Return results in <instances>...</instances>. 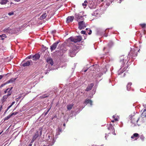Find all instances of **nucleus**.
Instances as JSON below:
<instances>
[{"mask_svg": "<svg viewBox=\"0 0 146 146\" xmlns=\"http://www.w3.org/2000/svg\"><path fill=\"white\" fill-rule=\"evenodd\" d=\"M86 29V30H87L88 29H87H87Z\"/></svg>", "mask_w": 146, "mask_h": 146, "instance_id": "nucleus-63", "label": "nucleus"}, {"mask_svg": "<svg viewBox=\"0 0 146 146\" xmlns=\"http://www.w3.org/2000/svg\"><path fill=\"white\" fill-rule=\"evenodd\" d=\"M15 1L19 2L21 0H14Z\"/></svg>", "mask_w": 146, "mask_h": 146, "instance_id": "nucleus-48", "label": "nucleus"}, {"mask_svg": "<svg viewBox=\"0 0 146 146\" xmlns=\"http://www.w3.org/2000/svg\"><path fill=\"white\" fill-rule=\"evenodd\" d=\"M16 78H11L10 80L7 81V83L8 84L10 83H12L13 82H14L16 79Z\"/></svg>", "mask_w": 146, "mask_h": 146, "instance_id": "nucleus-17", "label": "nucleus"}, {"mask_svg": "<svg viewBox=\"0 0 146 146\" xmlns=\"http://www.w3.org/2000/svg\"><path fill=\"white\" fill-rule=\"evenodd\" d=\"M35 139H33H33H32V140L31 141V143H33V142L35 141Z\"/></svg>", "mask_w": 146, "mask_h": 146, "instance_id": "nucleus-40", "label": "nucleus"}, {"mask_svg": "<svg viewBox=\"0 0 146 146\" xmlns=\"http://www.w3.org/2000/svg\"><path fill=\"white\" fill-rule=\"evenodd\" d=\"M51 108H50L45 113H44V116L46 115L48 113V112L49 111Z\"/></svg>", "mask_w": 146, "mask_h": 146, "instance_id": "nucleus-31", "label": "nucleus"}, {"mask_svg": "<svg viewBox=\"0 0 146 146\" xmlns=\"http://www.w3.org/2000/svg\"><path fill=\"white\" fill-rule=\"evenodd\" d=\"M50 136L49 135H48V138H49L50 139Z\"/></svg>", "mask_w": 146, "mask_h": 146, "instance_id": "nucleus-52", "label": "nucleus"}, {"mask_svg": "<svg viewBox=\"0 0 146 146\" xmlns=\"http://www.w3.org/2000/svg\"><path fill=\"white\" fill-rule=\"evenodd\" d=\"M3 131H2L1 132V133H0V135L1 134V133H2Z\"/></svg>", "mask_w": 146, "mask_h": 146, "instance_id": "nucleus-57", "label": "nucleus"}, {"mask_svg": "<svg viewBox=\"0 0 146 146\" xmlns=\"http://www.w3.org/2000/svg\"><path fill=\"white\" fill-rule=\"evenodd\" d=\"M139 50H138L137 48H133L130 50V52L128 56L129 58L131 57V58L135 59L136 56H137V52L139 51Z\"/></svg>", "mask_w": 146, "mask_h": 146, "instance_id": "nucleus-3", "label": "nucleus"}, {"mask_svg": "<svg viewBox=\"0 0 146 146\" xmlns=\"http://www.w3.org/2000/svg\"><path fill=\"white\" fill-rule=\"evenodd\" d=\"M7 98H8L7 97V96H6V95L4 96L2 99H1L2 103H3L5 101L6 99H7Z\"/></svg>", "mask_w": 146, "mask_h": 146, "instance_id": "nucleus-18", "label": "nucleus"}, {"mask_svg": "<svg viewBox=\"0 0 146 146\" xmlns=\"http://www.w3.org/2000/svg\"><path fill=\"white\" fill-rule=\"evenodd\" d=\"M94 86V84L93 83H91L90 85H88L85 90L86 91H88L92 89V87Z\"/></svg>", "mask_w": 146, "mask_h": 146, "instance_id": "nucleus-11", "label": "nucleus"}, {"mask_svg": "<svg viewBox=\"0 0 146 146\" xmlns=\"http://www.w3.org/2000/svg\"><path fill=\"white\" fill-rule=\"evenodd\" d=\"M74 106L73 104H70L67 106V109L68 110H70Z\"/></svg>", "mask_w": 146, "mask_h": 146, "instance_id": "nucleus-21", "label": "nucleus"}, {"mask_svg": "<svg viewBox=\"0 0 146 146\" xmlns=\"http://www.w3.org/2000/svg\"><path fill=\"white\" fill-rule=\"evenodd\" d=\"M140 117L138 114H135L131 117V123L133 126L134 127L137 125H139L138 123Z\"/></svg>", "mask_w": 146, "mask_h": 146, "instance_id": "nucleus-1", "label": "nucleus"}, {"mask_svg": "<svg viewBox=\"0 0 146 146\" xmlns=\"http://www.w3.org/2000/svg\"><path fill=\"white\" fill-rule=\"evenodd\" d=\"M40 134L41 135V134H42V131H40Z\"/></svg>", "mask_w": 146, "mask_h": 146, "instance_id": "nucleus-59", "label": "nucleus"}, {"mask_svg": "<svg viewBox=\"0 0 146 146\" xmlns=\"http://www.w3.org/2000/svg\"><path fill=\"white\" fill-rule=\"evenodd\" d=\"M20 98V97H19V98H19H19Z\"/></svg>", "mask_w": 146, "mask_h": 146, "instance_id": "nucleus-61", "label": "nucleus"}, {"mask_svg": "<svg viewBox=\"0 0 146 146\" xmlns=\"http://www.w3.org/2000/svg\"><path fill=\"white\" fill-rule=\"evenodd\" d=\"M74 18L73 16H68L66 19V22L67 23L71 22Z\"/></svg>", "mask_w": 146, "mask_h": 146, "instance_id": "nucleus-9", "label": "nucleus"}, {"mask_svg": "<svg viewBox=\"0 0 146 146\" xmlns=\"http://www.w3.org/2000/svg\"><path fill=\"white\" fill-rule=\"evenodd\" d=\"M92 31L91 30H90L89 32L88 33L89 35H90L92 33Z\"/></svg>", "mask_w": 146, "mask_h": 146, "instance_id": "nucleus-41", "label": "nucleus"}, {"mask_svg": "<svg viewBox=\"0 0 146 146\" xmlns=\"http://www.w3.org/2000/svg\"><path fill=\"white\" fill-rule=\"evenodd\" d=\"M47 16V15L46 13H44L40 17V19H42L45 18Z\"/></svg>", "mask_w": 146, "mask_h": 146, "instance_id": "nucleus-20", "label": "nucleus"}, {"mask_svg": "<svg viewBox=\"0 0 146 146\" xmlns=\"http://www.w3.org/2000/svg\"><path fill=\"white\" fill-rule=\"evenodd\" d=\"M32 62V61L31 60L28 61L26 62L23 63L22 64V66L24 67L29 66L30 65L31 62Z\"/></svg>", "mask_w": 146, "mask_h": 146, "instance_id": "nucleus-14", "label": "nucleus"}, {"mask_svg": "<svg viewBox=\"0 0 146 146\" xmlns=\"http://www.w3.org/2000/svg\"><path fill=\"white\" fill-rule=\"evenodd\" d=\"M139 25L143 29H144L146 27V24L145 23L140 24Z\"/></svg>", "mask_w": 146, "mask_h": 146, "instance_id": "nucleus-24", "label": "nucleus"}, {"mask_svg": "<svg viewBox=\"0 0 146 146\" xmlns=\"http://www.w3.org/2000/svg\"><path fill=\"white\" fill-rule=\"evenodd\" d=\"M65 123L63 124V125H64V126H65Z\"/></svg>", "mask_w": 146, "mask_h": 146, "instance_id": "nucleus-58", "label": "nucleus"}, {"mask_svg": "<svg viewBox=\"0 0 146 146\" xmlns=\"http://www.w3.org/2000/svg\"><path fill=\"white\" fill-rule=\"evenodd\" d=\"M13 88V87H12L10 89H9V91L10 92V91Z\"/></svg>", "mask_w": 146, "mask_h": 146, "instance_id": "nucleus-46", "label": "nucleus"}, {"mask_svg": "<svg viewBox=\"0 0 146 146\" xmlns=\"http://www.w3.org/2000/svg\"><path fill=\"white\" fill-rule=\"evenodd\" d=\"M138 136H139V134L137 133H136L133 134V135L131 136V138L132 139H133L134 137H137Z\"/></svg>", "mask_w": 146, "mask_h": 146, "instance_id": "nucleus-23", "label": "nucleus"}, {"mask_svg": "<svg viewBox=\"0 0 146 146\" xmlns=\"http://www.w3.org/2000/svg\"><path fill=\"white\" fill-rule=\"evenodd\" d=\"M108 129V130H110V132H109L108 134H106L105 136L106 139L107 140L110 139L111 138V133L115 135V134L114 128L111 124H109Z\"/></svg>", "mask_w": 146, "mask_h": 146, "instance_id": "nucleus-2", "label": "nucleus"}, {"mask_svg": "<svg viewBox=\"0 0 146 146\" xmlns=\"http://www.w3.org/2000/svg\"><path fill=\"white\" fill-rule=\"evenodd\" d=\"M7 91L6 90L5 91H4V93L6 94L7 93Z\"/></svg>", "mask_w": 146, "mask_h": 146, "instance_id": "nucleus-49", "label": "nucleus"}, {"mask_svg": "<svg viewBox=\"0 0 146 146\" xmlns=\"http://www.w3.org/2000/svg\"><path fill=\"white\" fill-rule=\"evenodd\" d=\"M48 96H46V95H44L42 96V98H45L48 97Z\"/></svg>", "mask_w": 146, "mask_h": 146, "instance_id": "nucleus-36", "label": "nucleus"}, {"mask_svg": "<svg viewBox=\"0 0 146 146\" xmlns=\"http://www.w3.org/2000/svg\"><path fill=\"white\" fill-rule=\"evenodd\" d=\"M5 36H6L5 35L3 34L2 35H0V37L2 38L3 36L5 37Z\"/></svg>", "mask_w": 146, "mask_h": 146, "instance_id": "nucleus-38", "label": "nucleus"}, {"mask_svg": "<svg viewBox=\"0 0 146 146\" xmlns=\"http://www.w3.org/2000/svg\"><path fill=\"white\" fill-rule=\"evenodd\" d=\"M86 71H87V70H85L84 71V72H86Z\"/></svg>", "mask_w": 146, "mask_h": 146, "instance_id": "nucleus-62", "label": "nucleus"}, {"mask_svg": "<svg viewBox=\"0 0 146 146\" xmlns=\"http://www.w3.org/2000/svg\"><path fill=\"white\" fill-rule=\"evenodd\" d=\"M58 131L59 132H60L61 131V129H58Z\"/></svg>", "mask_w": 146, "mask_h": 146, "instance_id": "nucleus-47", "label": "nucleus"}, {"mask_svg": "<svg viewBox=\"0 0 146 146\" xmlns=\"http://www.w3.org/2000/svg\"><path fill=\"white\" fill-rule=\"evenodd\" d=\"M8 83H7V82H6V83H5L4 84H2L1 86V87H3V86H5V85L6 84H8Z\"/></svg>", "mask_w": 146, "mask_h": 146, "instance_id": "nucleus-37", "label": "nucleus"}, {"mask_svg": "<svg viewBox=\"0 0 146 146\" xmlns=\"http://www.w3.org/2000/svg\"><path fill=\"white\" fill-rule=\"evenodd\" d=\"M31 56H29L28 57V58L29 59H31Z\"/></svg>", "mask_w": 146, "mask_h": 146, "instance_id": "nucleus-43", "label": "nucleus"}, {"mask_svg": "<svg viewBox=\"0 0 146 146\" xmlns=\"http://www.w3.org/2000/svg\"><path fill=\"white\" fill-rule=\"evenodd\" d=\"M38 131H37L33 136V138L36 140V139L38 137Z\"/></svg>", "mask_w": 146, "mask_h": 146, "instance_id": "nucleus-22", "label": "nucleus"}, {"mask_svg": "<svg viewBox=\"0 0 146 146\" xmlns=\"http://www.w3.org/2000/svg\"><path fill=\"white\" fill-rule=\"evenodd\" d=\"M81 33L82 34H86V32L84 31H81Z\"/></svg>", "mask_w": 146, "mask_h": 146, "instance_id": "nucleus-39", "label": "nucleus"}, {"mask_svg": "<svg viewBox=\"0 0 146 146\" xmlns=\"http://www.w3.org/2000/svg\"><path fill=\"white\" fill-rule=\"evenodd\" d=\"M69 39L72 42H73L75 43L80 42L82 40V38L81 36H76L75 37H71Z\"/></svg>", "mask_w": 146, "mask_h": 146, "instance_id": "nucleus-4", "label": "nucleus"}, {"mask_svg": "<svg viewBox=\"0 0 146 146\" xmlns=\"http://www.w3.org/2000/svg\"><path fill=\"white\" fill-rule=\"evenodd\" d=\"M15 103V102H12V103L11 105V106H12Z\"/></svg>", "mask_w": 146, "mask_h": 146, "instance_id": "nucleus-42", "label": "nucleus"}, {"mask_svg": "<svg viewBox=\"0 0 146 146\" xmlns=\"http://www.w3.org/2000/svg\"><path fill=\"white\" fill-rule=\"evenodd\" d=\"M46 62L48 63L51 64V66L53 64V60L50 58H48L46 59Z\"/></svg>", "mask_w": 146, "mask_h": 146, "instance_id": "nucleus-13", "label": "nucleus"}, {"mask_svg": "<svg viewBox=\"0 0 146 146\" xmlns=\"http://www.w3.org/2000/svg\"><path fill=\"white\" fill-rule=\"evenodd\" d=\"M32 144H31H31H29L28 145V146H32Z\"/></svg>", "mask_w": 146, "mask_h": 146, "instance_id": "nucleus-51", "label": "nucleus"}, {"mask_svg": "<svg viewBox=\"0 0 146 146\" xmlns=\"http://www.w3.org/2000/svg\"><path fill=\"white\" fill-rule=\"evenodd\" d=\"M59 42V40L57 41L51 46L50 49L51 52H52L56 49Z\"/></svg>", "mask_w": 146, "mask_h": 146, "instance_id": "nucleus-8", "label": "nucleus"}, {"mask_svg": "<svg viewBox=\"0 0 146 146\" xmlns=\"http://www.w3.org/2000/svg\"><path fill=\"white\" fill-rule=\"evenodd\" d=\"M87 3V1L86 0L84 1V3H83L82 4V5L83 6H86L87 5L86 3Z\"/></svg>", "mask_w": 146, "mask_h": 146, "instance_id": "nucleus-27", "label": "nucleus"}, {"mask_svg": "<svg viewBox=\"0 0 146 146\" xmlns=\"http://www.w3.org/2000/svg\"><path fill=\"white\" fill-rule=\"evenodd\" d=\"M114 120L115 121H118V119L117 118H114Z\"/></svg>", "mask_w": 146, "mask_h": 146, "instance_id": "nucleus-44", "label": "nucleus"}, {"mask_svg": "<svg viewBox=\"0 0 146 146\" xmlns=\"http://www.w3.org/2000/svg\"><path fill=\"white\" fill-rule=\"evenodd\" d=\"M104 36H105V37H107V35H104Z\"/></svg>", "mask_w": 146, "mask_h": 146, "instance_id": "nucleus-55", "label": "nucleus"}, {"mask_svg": "<svg viewBox=\"0 0 146 146\" xmlns=\"http://www.w3.org/2000/svg\"><path fill=\"white\" fill-rule=\"evenodd\" d=\"M95 146H97L96 145ZM100 146H103V145H101Z\"/></svg>", "mask_w": 146, "mask_h": 146, "instance_id": "nucleus-60", "label": "nucleus"}, {"mask_svg": "<svg viewBox=\"0 0 146 146\" xmlns=\"http://www.w3.org/2000/svg\"><path fill=\"white\" fill-rule=\"evenodd\" d=\"M83 16L79 14H76L75 15V17L77 21H79L81 18H82Z\"/></svg>", "mask_w": 146, "mask_h": 146, "instance_id": "nucleus-12", "label": "nucleus"}, {"mask_svg": "<svg viewBox=\"0 0 146 146\" xmlns=\"http://www.w3.org/2000/svg\"><path fill=\"white\" fill-rule=\"evenodd\" d=\"M97 77L100 78L102 76V74H97Z\"/></svg>", "mask_w": 146, "mask_h": 146, "instance_id": "nucleus-34", "label": "nucleus"}, {"mask_svg": "<svg viewBox=\"0 0 146 146\" xmlns=\"http://www.w3.org/2000/svg\"><path fill=\"white\" fill-rule=\"evenodd\" d=\"M9 88H7V89L6 90H7V92H8V90H9Z\"/></svg>", "mask_w": 146, "mask_h": 146, "instance_id": "nucleus-54", "label": "nucleus"}, {"mask_svg": "<svg viewBox=\"0 0 146 146\" xmlns=\"http://www.w3.org/2000/svg\"><path fill=\"white\" fill-rule=\"evenodd\" d=\"M78 25L79 29L81 30L85 28L87 25V24L84 21H82L78 22Z\"/></svg>", "mask_w": 146, "mask_h": 146, "instance_id": "nucleus-6", "label": "nucleus"}, {"mask_svg": "<svg viewBox=\"0 0 146 146\" xmlns=\"http://www.w3.org/2000/svg\"><path fill=\"white\" fill-rule=\"evenodd\" d=\"M140 139L142 141H143L145 139V137L143 135H141L140 136Z\"/></svg>", "mask_w": 146, "mask_h": 146, "instance_id": "nucleus-28", "label": "nucleus"}, {"mask_svg": "<svg viewBox=\"0 0 146 146\" xmlns=\"http://www.w3.org/2000/svg\"><path fill=\"white\" fill-rule=\"evenodd\" d=\"M130 58L129 56H127V55H122L120 57V61L123 64H124L127 61H128Z\"/></svg>", "mask_w": 146, "mask_h": 146, "instance_id": "nucleus-5", "label": "nucleus"}, {"mask_svg": "<svg viewBox=\"0 0 146 146\" xmlns=\"http://www.w3.org/2000/svg\"><path fill=\"white\" fill-rule=\"evenodd\" d=\"M92 101L89 99H86L84 102L85 104H90L91 105H92Z\"/></svg>", "mask_w": 146, "mask_h": 146, "instance_id": "nucleus-15", "label": "nucleus"}, {"mask_svg": "<svg viewBox=\"0 0 146 146\" xmlns=\"http://www.w3.org/2000/svg\"><path fill=\"white\" fill-rule=\"evenodd\" d=\"M9 15L11 16L14 15V12L13 11L9 12L8 13Z\"/></svg>", "mask_w": 146, "mask_h": 146, "instance_id": "nucleus-33", "label": "nucleus"}, {"mask_svg": "<svg viewBox=\"0 0 146 146\" xmlns=\"http://www.w3.org/2000/svg\"><path fill=\"white\" fill-rule=\"evenodd\" d=\"M11 116V115H10L7 116L6 117L5 120H8L9 118H10Z\"/></svg>", "mask_w": 146, "mask_h": 146, "instance_id": "nucleus-30", "label": "nucleus"}, {"mask_svg": "<svg viewBox=\"0 0 146 146\" xmlns=\"http://www.w3.org/2000/svg\"><path fill=\"white\" fill-rule=\"evenodd\" d=\"M32 57L33 60L36 61L39 58L40 56L39 54H36L34 55Z\"/></svg>", "mask_w": 146, "mask_h": 146, "instance_id": "nucleus-10", "label": "nucleus"}, {"mask_svg": "<svg viewBox=\"0 0 146 146\" xmlns=\"http://www.w3.org/2000/svg\"><path fill=\"white\" fill-rule=\"evenodd\" d=\"M73 48H74V49H73L72 50H70V53H74V52L76 51V50L75 49V48H76V46H73Z\"/></svg>", "mask_w": 146, "mask_h": 146, "instance_id": "nucleus-26", "label": "nucleus"}, {"mask_svg": "<svg viewBox=\"0 0 146 146\" xmlns=\"http://www.w3.org/2000/svg\"><path fill=\"white\" fill-rule=\"evenodd\" d=\"M3 77V76L2 75H0V80Z\"/></svg>", "mask_w": 146, "mask_h": 146, "instance_id": "nucleus-45", "label": "nucleus"}, {"mask_svg": "<svg viewBox=\"0 0 146 146\" xmlns=\"http://www.w3.org/2000/svg\"><path fill=\"white\" fill-rule=\"evenodd\" d=\"M143 106L144 108L141 111H143L141 115L142 117H146V102L143 103Z\"/></svg>", "mask_w": 146, "mask_h": 146, "instance_id": "nucleus-7", "label": "nucleus"}, {"mask_svg": "<svg viewBox=\"0 0 146 146\" xmlns=\"http://www.w3.org/2000/svg\"><path fill=\"white\" fill-rule=\"evenodd\" d=\"M12 106L10 105L9 106H8L6 110V111H5V113Z\"/></svg>", "mask_w": 146, "mask_h": 146, "instance_id": "nucleus-35", "label": "nucleus"}, {"mask_svg": "<svg viewBox=\"0 0 146 146\" xmlns=\"http://www.w3.org/2000/svg\"><path fill=\"white\" fill-rule=\"evenodd\" d=\"M132 85V83L131 82H129L128 83L127 86V90L129 91L130 90L131 88V86Z\"/></svg>", "mask_w": 146, "mask_h": 146, "instance_id": "nucleus-16", "label": "nucleus"}, {"mask_svg": "<svg viewBox=\"0 0 146 146\" xmlns=\"http://www.w3.org/2000/svg\"><path fill=\"white\" fill-rule=\"evenodd\" d=\"M106 48L105 47H104V49H103V50H104L106 49Z\"/></svg>", "mask_w": 146, "mask_h": 146, "instance_id": "nucleus-53", "label": "nucleus"}, {"mask_svg": "<svg viewBox=\"0 0 146 146\" xmlns=\"http://www.w3.org/2000/svg\"><path fill=\"white\" fill-rule=\"evenodd\" d=\"M56 117V116H54V117H52V120H53V119H54V118H55V117Z\"/></svg>", "mask_w": 146, "mask_h": 146, "instance_id": "nucleus-50", "label": "nucleus"}, {"mask_svg": "<svg viewBox=\"0 0 146 146\" xmlns=\"http://www.w3.org/2000/svg\"><path fill=\"white\" fill-rule=\"evenodd\" d=\"M8 0H1L0 2V4L1 5H5L8 2Z\"/></svg>", "mask_w": 146, "mask_h": 146, "instance_id": "nucleus-19", "label": "nucleus"}, {"mask_svg": "<svg viewBox=\"0 0 146 146\" xmlns=\"http://www.w3.org/2000/svg\"><path fill=\"white\" fill-rule=\"evenodd\" d=\"M114 120H112L111 121L112 122H114Z\"/></svg>", "mask_w": 146, "mask_h": 146, "instance_id": "nucleus-56", "label": "nucleus"}, {"mask_svg": "<svg viewBox=\"0 0 146 146\" xmlns=\"http://www.w3.org/2000/svg\"><path fill=\"white\" fill-rule=\"evenodd\" d=\"M113 45V43L112 41L110 42L108 44V47H110Z\"/></svg>", "mask_w": 146, "mask_h": 146, "instance_id": "nucleus-25", "label": "nucleus"}, {"mask_svg": "<svg viewBox=\"0 0 146 146\" xmlns=\"http://www.w3.org/2000/svg\"><path fill=\"white\" fill-rule=\"evenodd\" d=\"M18 113V112H13V113H12L11 114H10L11 115V116H12L13 115H16V114H17Z\"/></svg>", "mask_w": 146, "mask_h": 146, "instance_id": "nucleus-32", "label": "nucleus"}, {"mask_svg": "<svg viewBox=\"0 0 146 146\" xmlns=\"http://www.w3.org/2000/svg\"><path fill=\"white\" fill-rule=\"evenodd\" d=\"M8 92V94L7 95H6V96H7V97L8 98L9 96H10L11 95V92H10L9 91H8L7 92Z\"/></svg>", "mask_w": 146, "mask_h": 146, "instance_id": "nucleus-29", "label": "nucleus"}]
</instances>
